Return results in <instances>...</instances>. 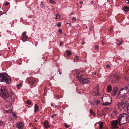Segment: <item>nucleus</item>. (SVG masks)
I'll list each match as a JSON object with an SVG mask.
<instances>
[{
    "label": "nucleus",
    "mask_w": 129,
    "mask_h": 129,
    "mask_svg": "<svg viewBox=\"0 0 129 129\" xmlns=\"http://www.w3.org/2000/svg\"><path fill=\"white\" fill-rule=\"evenodd\" d=\"M0 81L9 84L11 82V78L6 73H0Z\"/></svg>",
    "instance_id": "1"
},
{
    "label": "nucleus",
    "mask_w": 129,
    "mask_h": 129,
    "mask_svg": "<svg viewBox=\"0 0 129 129\" xmlns=\"http://www.w3.org/2000/svg\"><path fill=\"white\" fill-rule=\"evenodd\" d=\"M1 91L0 96L2 98L4 99H6L9 97V92L5 86H3L1 87Z\"/></svg>",
    "instance_id": "2"
},
{
    "label": "nucleus",
    "mask_w": 129,
    "mask_h": 129,
    "mask_svg": "<svg viewBox=\"0 0 129 129\" xmlns=\"http://www.w3.org/2000/svg\"><path fill=\"white\" fill-rule=\"evenodd\" d=\"M118 119L119 120V125H121L122 124H120V121L121 120H125L126 122L127 121H129V115H127L126 113H123L121 114H120L119 115L118 117Z\"/></svg>",
    "instance_id": "3"
},
{
    "label": "nucleus",
    "mask_w": 129,
    "mask_h": 129,
    "mask_svg": "<svg viewBox=\"0 0 129 129\" xmlns=\"http://www.w3.org/2000/svg\"><path fill=\"white\" fill-rule=\"evenodd\" d=\"M76 77L78 78L80 82L82 84H87L89 82L90 79L89 78H84L82 77L81 75L79 76V73H78V75L76 76Z\"/></svg>",
    "instance_id": "4"
},
{
    "label": "nucleus",
    "mask_w": 129,
    "mask_h": 129,
    "mask_svg": "<svg viewBox=\"0 0 129 129\" xmlns=\"http://www.w3.org/2000/svg\"><path fill=\"white\" fill-rule=\"evenodd\" d=\"M128 91V94L129 95V84L127 86L124 87L123 88H122L121 89L120 91L119 92L118 95L119 94H122L125 93L124 91Z\"/></svg>",
    "instance_id": "5"
},
{
    "label": "nucleus",
    "mask_w": 129,
    "mask_h": 129,
    "mask_svg": "<svg viewBox=\"0 0 129 129\" xmlns=\"http://www.w3.org/2000/svg\"><path fill=\"white\" fill-rule=\"evenodd\" d=\"M117 106L121 110H125L127 108V106L124 102H120L118 104Z\"/></svg>",
    "instance_id": "6"
},
{
    "label": "nucleus",
    "mask_w": 129,
    "mask_h": 129,
    "mask_svg": "<svg viewBox=\"0 0 129 129\" xmlns=\"http://www.w3.org/2000/svg\"><path fill=\"white\" fill-rule=\"evenodd\" d=\"M118 123H119V122L118 120L112 121L111 123L112 128L114 129L118 128V126H117Z\"/></svg>",
    "instance_id": "7"
},
{
    "label": "nucleus",
    "mask_w": 129,
    "mask_h": 129,
    "mask_svg": "<svg viewBox=\"0 0 129 129\" xmlns=\"http://www.w3.org/2000/svg\"><path fill=\"white\" fill-rule=\"evenodd\" d=\"M26 32H24L22 34L21 36V39L24 42L26 41L28 38L27 36L26 35Z\"/></svg>",
    "instance_id": "8"
},
{
    "label": "nucleus",
    "mask_w": 129,
    "mask_h": 129,
    "mask_svg": "<svg viewBox=\"0 0 129 129\" xmlns=\"http://www.w3.org/2000/svg\"><path fill=\"white\" fill-rule=\"evenodd\" d=\"M24 124L21 122H18L17 123L16 126L19 129H23Z\"/></svg>",
    "instance_id": "9"
},
{
    "label": "nucleus",
    "mask_w": 129,
    "mask_h": 129,
    "mask_svg": "<svg viewBox=\"0 0 129 129\" xmlns=\"http://www.w3.org/2000/svg\"><path fill=\"white\" fill-rule=\"evenodd\" d=\"M119 88L117 87H114L113 88L111 94L113 96H114L118 91Z\"/></svg>",
    "instance_id": "10"
},
{
    "label": "nucleus",
    "mask_w": 129,
    "mask_h": 129,
    "mask_svg": "<svg viewBox=\"0 0 129 129\" xmlns=\"http://www.w3.org/2000/svg\"><path fill=\"white\" fill-rule=\"evenodd\" d=\"M27 80L28 82L30 84L31 86L33 85V84L35 81V80L31 77L28 78Z\"/></svg>",
    "instance_id": "11"
},
{
    "label": "nucleus",
    "mask_w": 129,
    "mask_h": 129,
    "mask_svg": "<svg viewBox=\"0 0 129 129\" xmlns=\"http://www.w3.org/2000/svg\"><path fill=\"white\" fill-rule=\"evenodd\" d=\"M119 79V77L118 76H116L112 80V83L115 82L117 83Z\"/></svg>",
    "instance_id": "12"
},
{
    "label": "nucleus",
    "mask_w": 129,
    "mask_h": 129,
    "mask_svg": "<svg viewBox=\"0 0 129 129\" xmlns=\"http://www.w3.org/2000/svg\"><path fill=\"white\" fill-rule=\"evenodd\" d=\"M44 124L45 127L46 128H48L50 127L49 124V123L47 120H45L44 122Z\"/></svg>",
    "instance_id": "13"
},
{
    "label": "nucleus",
    "mask_w": 129,
    "mask_h": 129,
    "mask_svg": "<svg viewBox=\"0 0 129 129\" xmlns=\"http://www.w3.org/2000/svg\"><path fill=\"white\" fill-rule=\"evenodd\" d=\"M112 102V99L111 98V102H106L105 103H103V105L104 106H109L111 104V102Z\"/></svg>",
    "instance_id": "14"
},
{
    "label": "nucleus",
    "mask_w": 129,
    "mask_h": 129,
    "mask_svg": "<svg viewBox=\"0 0 129 129\" xmlns=\"http://www.w3.org/2000/svg\"><path fill=\"white\" fill-rule=\"evenodd\" d=\"M40 7L43 9H45V5L44 4L43 2V1L41 2L40 3Z\"/></svg>",
    "instance_id": "15"
},
{
    "label": "nucleus",
    "mask_w": 129,
    "mask_h": 129,
    "mask_svg": "<svg viewBox=\"0 0 129 129\" xmlns=\"http://www.w3.org/2000/svg\"><path fill=\"white\" fill-rule=\"evenodd\" d=\"M39 110V107L37 104H35V106L34 112H37Z\"/></svg>",
    "instance_id": "16"
},
{
    "label": "nucleus",
    "mask_w": 129,
    "mask_h": 129,
    "mask_svg": "<svg viewBox=\"0 0 129 129\" xmlns=\"http://www.w3.org/2000/svg\"><path fill=\"white\" fill-rule=\"evenodd\" d=\"M11 99L12 101H14L15 99V96L14 95L13 93H12L11 92Z\"/></svg>",
    "instance_id": "17"
},
{
    "label": "nucleus",
    "mask_w": 129,
    "mask_h": 129,
    "mask_svg": "<svg viewBox=\"0 0 129 129\" xmlns=\"http://www.w3.org/2000/svg\"><path fill=\"white\" fill-rule=\"evenodd\" d=\"M123 9L126 12H127L129 10V8L126 6L124 7Z\"/></svg>",
    "instance_id": "18"
},
{
    "label": "nucleus",
    "mask_w": 129,
    "mask_h": 129,
    "mask_svg": "<svg viewBox=\"0 0 129 129\" xmlns=\"http://www.w3.org/2000/svg\"><path fill=\"white\" fill-rule=\"evenodd\" d=\"M112 89V87L111 85H110L107 87V91L108 92H110L111 91Z\"/></svg>",
    "instance_id": "19"
},
{
    "label": "nucleus",
    "mask_w": 129,
    "mask_h": 129,
    "mask_svg": "<svg viewBox=\"0 0 129 129\" xmlns=\"http://www.w3.org/2000/svg\"><path fill=\"white\" fill-rule=\"evenodd\" d=\"M103 125V123L102 122H101L99 124V127L100 129H102Z\"/></svg>",
    "instance_id": "20"
},
{
    "label": "nucleus",
    "mask_w": 129,
    "mask_h": 129,
    "mask_svg": "<svg viewBox=\"0 0 129 129\" xmlns=\"http://www.w3.org/2000/svg\"><path fill=\"white\" fill-rule=\"evenodd\" d=\"M99 92V89H96V91L95 92L94 91V95H99V93H98Z\"/></svg>",
    "instance_id": "21"
},
{
    "label": "nucleus",
    "mask_w": 129,
    "mask_h": 129,
    "mask_svg": "<svg viewBox=\"0 0 129 129\" xmlns=\"http://www.w3.org/2000/svg\"><path fill=\"white\" fill-rule=\"evenodd\" d=\"M5 124L4 122L2 121H0V126H2Z\"/></svg>",
    "instance_id": "22"
},
{
    "label": "nucleus",
    "mask_w": 129,
    "mask_h": 129,
    "mask_svg": "<svg viewBox=\"0 0 129 129\" xmlns=\"http://www.w3.org/2000/svg\"><path fill=\"white\" fill-rule=\"evenodd\" d=\"M67 56H70L71 54V51L69 50H68L67 51Z\"/></svg>",
    "instance_id": "23"
},
{
    "label": "nucleus",
    "mask_w": 129,
    "mask_h": 129,
    "mask_svg": "<svg viewBox=\"0 0 129 129\" xmlns=\"http://www.w3.org/2000/svg\"><path fill=\"white\" fill-rule=\"evenodd\" d=\"M60 15L57 14L56 15L55 18L56 19H57L58 18L60 19Z\"/></svg>",
    "instance_id": "24"
},
{
    "label": "nucleus",
    "mask_w": 129,
    "mask_h": 129,
    "mask_svg": "<svg viewBox=\"0 0 129 129\" xmlns=\"http://www.w3.org/2000/svg\"><path fill=\"white\" fill-rule=\"evenodd\" d=\"M49 2L52 4H55V2L52 0H49Z\"/></svg>",
    "instance_id": "25"
},
{
    "label": "nucleus",
    "mask_w": 129,
    "mask_h": 129,
    "mask_svg": "<svg viewBox=\"0 0 129 129\" xmlns=\"http://www.w3.org/2000/svg\"><path fill=\"white\" fill-rule=\"evenodd\" d=\"M79 57L78 56H75V59H74V61L75 62H77V60H78L79 58Z\"/></svg>",
    "instance_id": "26"
},
{
    "label": "nucleus",
    "mask_w": 129,
    "mask_h": 129,
    "mask_svg": "<svg viewBox=\"0 0 129 129\" xmlns=\"http://www.w3.org/2000/svg\"><path fill=\"white\" fill-rule=\"evenodd\" d=\"M122 41L120 42L118 41L116 43V44L118 45H120L122 43Z\"/></svg>",
    "instance_id": "27"
},
{
    "label": "nucleus",
    "mask_w": 129,
    "mask_h": 129,
    "mask_svg": "<svg viewBox=\"0 0 129 129\" xmlns=\"http://www.w3.org/2000/svg\"><path fill=\"white\" fill-rule=\"evenodd\" d=\"M57 26L58 27H60L61 26V22H58L57 24Z\"/></svg>",
    "instance_id": "28"
},
{
    "label": "nucleus",
    "mask_w": 129,
    "mask_h": 129,
    "mask_svg": "<svg viewBox=\"0 0 129 129\" xmlns=\"http://www.w3.org/2000/svg\"><path fill=\"white\" fill-rule=\"evenodd\" d=\"M127 105V112L129 114V103H128V104Z\"/></svg>",
    "instance_id": "29"
},
{
    "label": "nucleus",
    "mask_w": 129,
    "mask_h": 129,
    "mask_svg": "<svg viewBox=\"0 0 129 129\" xmlns=\"http://www.w3.org/2000/svg\"><path fill=\"white\" fill-rule=\"evenodd\" d=\"M10 3L8 2H7L6 3L4 4V5L5 6H7Z\"/></svg>",
    "instance_id": "30"
},
{
    "label": "nucleus",
    "mask_w": 129,
    "mask_h": 129,
    "mask_svg": "<svg viewBox=\"0 0 129 129\" xmlns=\"http://www.w3.org/2000/svg\"><path fill=\"white\" fill-rule=\"evenodd\" d=\"M27 103L29 105H30L31 104V102L29 100H28L27 101Z\"/></svg>",
    "instance_id": "31"
},
{
    "label": "nucleus",
    "mask_w": 129,
    "mask_h": 129,
    "mask_svg": "<svg viewBox=\"0 0 129 129\" xmlns=\"http://www.w3.org/2000/svg\"><path fill=\"white\" fill-rule=\"evenodd\" d=\"M76 18L75 17H73L72 19V22L74 23V21H76Z\"/></svg>",
    "instance_id": "32"
},
{
    "label": "nucleus",
    "mask_w": 129,
    "mask_h": 129,
    "mask_svg": "<svg viewBox=\"0 0 129 129\" xmlns=\"http://www.w3.org/2000/svg\"><path fill=\"white\" fill-rule=\"evenodd\" d=\"M91 115H92L93 113V111L92 110L90 109L89 111Z\"/></svg>",
    "instance_id": "33"
},
{
    "label": "nucleus",
    "mask_w": 129,
    "mask_h": 129,
    "mask_svg": "<svg viewBox=\"0 0 129 129\" xmlns=\"http://www.w3.org/2000/svg\"><path fill=\"white\" fill-rule=\"evenodd\" d=\"M13 116H14V118H17V115L15 114H13Z\"/></svg>",
    "instance_id": "34"
},
{
    "label": "nucleus",
    "mask_w": 129,
    "mask_h": 129,
    "mask_svg": "<svg viewBox=\"0 0 129 129\" xmlns=\"http://www.w3.org/2000/svg\"><path fill=\"white\" fill-rule=\"evenodd\" d=\"M64 126L66 128H68L70 126L69 125H67L66 124H64Z\"/></svg>",
    "instance_id": "35"
},
{
    "label": "nucleus",
    "mask_w": 129,
    "mask_h": 129,
    "mask_svg": "<svg viewBox=\"0 0 129 129\" xmlns=\"http://www.w3.org/2000/svg\"><path fill=\"white\" fill-rule=\"evenodd\" d=\"M98 48V46L97 45H96L95 47V49L96 50Z\"/></svg>",
    "instance_id": "36"
},
{
    "label": "nucleus",
    "mask_w": 129,
    "mask_h": 129,
    "mask_svg": "<svg viewBox=\"0 0 129 129\" xmlns=\"http://www.w3.org/2000/svg\"><path fill=\"white\" fill-rule=\"evenodd\" d=\"M57 115V114H54L51 117L52 118H53L54 117H55Z\"/></svg>",
    "instance_id": "37"
},
{
    "label": "nucleus",
    "mask_w": 129,
    "mask_h": 129,
    "mask_svg": "<svg viewBox=\"0 0 129 129\" xmlns=\"http://www.w3.org/2000/svg\"><path fill=\"white\" fill-rule=\"evenodd\" d=\"M58 32L60 33H62V31L61 30V29H60L58 30Z\"/></svg>",
    "instance_id": "38"
},
{
    "label": "nucleus",
    "mask_w": 129,
    "mask_h": 129,
    "mask_svg": "<svg viewBox=\"0 0 129 129\" xmlns=\"http://www.w3.org/2000/svg\"><path fill=\"white\" fill-rule=\"evenodd\" d=\"M125 2L127 4H129V0H125Z\"/></svg>",
    "instance_id": "39"
},
{
    "label": "nucleus",
    "mask_w": 129,
    "mask_h": 129,
    "mask_svg": "<svg viewBox=\"0 0 129 129\" xmlns=\"http://www.w3.org/2000/svg\"><path fill=\"white\" fill-rule=\"evenodd\" d=\"M106 67L108 69L110 67V65L109 64H107L106 66Z\"/></svg>",
    "instance_id": "40"
},
{
    "label": "nucleus",
    "mask_w": 129,
    "mask_h": 129,
    "mask_svg": "<svg viewBox=\"0 0 129 129\" xmlns=\"http://www.w3.org/2000/svg\"><path fill=\"white\" fill-rule=\"evenodd\" d=\"M116 112H117L116 111H114V112H113L112 114H115V113H116Z\"/></svg>",
    "instance_id": "41"
},
{
    "label": "nucleus",
    "mask_w": 129,
    "mask_h": 129,
    "mask_svg": "<svg viewBox=\"0 0 129 129\" xmlns=\"http://www.w3.org/2000/svg\"><path fill=\"white\" fill-rule=\"evenodd\" d=\"M3 14H6V15H7V14L6 13V12H4L3 13H2V14H1V15Z\"/></svg>",
    "instance_id": "42"
},
{
    "label": "nucleus",
    "mask_w": 129,
    "mask_h": 129,
    "mask_svg": "<svg viewBox=\"0 0 129 129\" xmlns=\"http://www.w3.org/2000/svg\"><path fill=\"white\" fill-rule=\"evenodd\" d=\"M85 43V42L84 41H82V45H83V44H84Z\"/></svg>",
    "instance_id": "43"
},
{
    "label": "nucleus",
    "mask_w": 129,
    "mask_h": 129,
    "mask_svg": "<svg viewBox=\"0 0 129 129\" xmlns=\"http://www.w3.org/2000/svg\"><path fill=\"white\" fill-rule=\"evenodd\" d=\"M96 103L97 104H98L100 102L99 101H98V100H97L96 102Z\"/></svg>",
    "instance_id": "44"
},
{
    "label": "nucleus",
    "mask_w": 129,
    "mask_h": 129,
    "mask_svg": "<svg viewBox=\"0 0 129 129\" xmlns=\"http://www.w3.org/2000/svg\"><path fill=\"white\" fill-rule=\"evenodd\" d=\"M62 44H63V43L61 42H60V46H62Z\"/></svg>",
    "instance_id": "45"
},
{
    "label": "nucleus",
    "mask_w": 129,
    "mask_h": 129,
    "mask_svg": "<svg viewBox=\"0 0 129 129\" xmlns=\"http://www.w3.org/2000/svg\"><path fill=\"white\" fill-rule=\"evenodd\" d=\"M93 115V116H95V115H96V114L95 113H93V114H92Z\"/></svg>",
    "instance_id": "46"
},
{
    "label": "nucleus",
    "mask_w": 129,
    "mask_h": 129,
    "mask_svg": "<svg viewBox=\"0 0 129 129\" xmlns=\"http://www.w3.org/2000/svg\"><path fill=\"white\" fill-rule=\"evenodd\" d=\"M93 27V26L92 25H91L90 26V28L91 29H92V28Z\"/></svg>",
    "instance_id": "47"
},
{
    "label": "nucleus",
    "mask_w": 129,
    "mask_h": 129,
    "mask_svg": "<svg viewBox=\"0 0 129 129\" xmlns=\"http://www.w3.org/2000/svg\"><path fill=\"white\" fill-rule=\"evenodd\" d=\"M83 2H82V1H81V2H80V4H83Z\"/></svg>",
    "instance_id": "48"
},
{
    "label": "nucleus",
    "mask_w": 129,
    "mask_h": 129,
    "mask_svg": "<svg viewBox=\"0 0 129 129\" xmlns=\"http://www.w3.org/2000/svg\"><path fill=\"white\" fill-rule=\"evenodd\" d=\"M91 3L92 4H93V1H91Z\"/></svg>",
    "instance_id": "49"
},
{
    "label": "nucleus",
    "mask_w": 129,
    "mask_h": 129,
    "mask_svg": "<svg viewBox=\"0 0 129 129\" xmlns=\"http://www.w3.org/2000/svg\"><path fill=\"white\" fill-rule=\"evenodd\" d=\"M59 74L60 75H61L62 74V72H60L59 73Z\"/></svg>",
    "instance_id": "50"
},
{
    "label": "nucleus",
    "mask_w": 129,
    "mask_h": 129,
    "mask_svg": "<svg viewBox=\"0 0 129 129\" xmlns=\"http://www.w3.org/2000/svg\"><path fill=\"white\" fill-rule=\"evenodd\" d=\"M98 115L99 116H101V114L100 113H98Z\"/></svg>",
    "instance_id": "51"
},
{
    "label": "nucleus",
    "mask_w": 129,
    "mask_h": 129,
    "mask_svg": "<svg viewBox=\"0 0 129 129\" xmlns=\"http://www.w3.org/2000/svg\"><path fill=\"white\" fill-rule=\"evenodd\" d=\"M60 70H59V69L58 70V72H60Z\"/></svg>",
    "instance_id": "52"
},
{
    "label": "nucleus",
    "mask_w": 129,
    "mask_h": 129,
    "mask_svg": "<svg viewBox=\"0 0 129 129\" xmlns=\"http://www.w3.org/2000/svg\"><path fill=\"white\" fill-rule=\"evenodd\" d=\"M34 129H37V128L35 127L34 128Z\"/></svg>",
    "instance_id": "53"
},
{
    "label": "nucleus",
    "mask_w": 129,
    "mask_h": 129,
    "mask_svg": "<svg viewBox=\"0 0 129 129\" xmlns=\"http://www.w3.org/2000/svg\"><path fill=\"white\" fill-rule=\"evenodd\" d=\"M52 105V106H53V105L52 104V105Z\"/></svg>",
    "instance_id": "54"
},
{
    "label": "nucleus",
    "mask_w": 129,
    "mask_h": 129,
    "mask_svg": "<svg viewBox=\"0 0 129 129\" xmlns=\"http://www.w3.org/2000/svg\"><path fill=\"white\" fill-rule=\"evenodd\" d=\"M29 18H30L31 17V16H30L29 17Z\"/></svg>",
    "instance_id": "55"
},
{
    "label": "nucleus",
    "mask_w": 129,
    "mask_h": 129,
    "mask_svg": "<svg viewBox=\"0 0 129 129\" xmlns=\"http://www.w3.org/2000/svg\"><path fill=\"white\" fill-rule=\"evenodd\" d=\"M35 121H36V122H37V121L36 120H35Z\"/></svg>",
    "instance_id": "56"
},
{
    "label": "nucleus",
    "mask_w": 129,
    "mask_h": 129,
    "mask_svg": "<svg viewBox=\"0 0 129 129\" xmlns=\"http://www.w3.org/2000/svg\"><path fill=\"white\" fill-rule=\"evenodd\" d=\"M77 6H78V5H78V4H77Z\"/></svg>",
    "instance_id": "57"
},
{
    "label": "nucleus",
    "mask_w": 129,
    "mask_h": 129,
    "mask_svg": "<svg viewBox=\"0 0 129 129\" xmlns=\"http://www.w3.org/2000/svg\"><path fill=\"white\" fill-rule=\"evenodd\" d=\"M94 74L96 75V73H95Z\"/></svg>",
    "instance_id": "58"
},
{
    "label": "nucleus",
    "mask_w": 129,
    "mask_h": 129,
    "mask_svg": "<svg viewBox=\"0 0 129 129\" xmlns=\"http://www.w3.org/2000/svg\"><path fill=\"white\" fill-rule=\"evenodd\" d=\"M126 123V122H125V123Z\"/></svg>",
    "instance_id": "59"
},
{
    "label": "nucleus",
    "mask_w": 129,
    "mask_h": 129,
    "mask_svg": "<svg viewBox=\"0 0 129 129\" xmlns=\"http://www.w3.org/2000/svg\"><path fill=\"white\" fill-rule=\"evenodd\" d=\"M8 49H10V48L9 47L8 48Z\"/></svg>",
    "instance_id": "60"
},
{
    "label": "nucleus",
    "mask_w": 129,
    "mask_h": 129,
    "mask_svg": "<svg viewBox=\"0 0 129 129\" xmlns=\"http://www.w3.org/2000/svg\"><path fill=\"white\" fill-rule=\"evenodd\" d=\"M0 55H1L0 54Z\"/></svg>",
    "instance_id": "61"
}]
</instances>
